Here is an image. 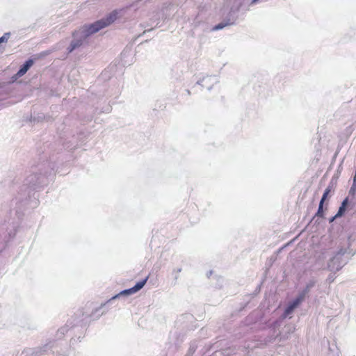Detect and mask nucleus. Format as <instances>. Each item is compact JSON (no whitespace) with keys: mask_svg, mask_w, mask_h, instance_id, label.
I'll list each match as a JSON object with an SVG mask.
<instances>
[{"mask_svg":"<svg viewBox=\"0 0 356 356\" xmlns=\"http://www.w3.org/2000/svg\"><path fill=\"white\" fill-rule=\"evenodd\" d=\"M76 341L77 340H76L74 338H72L70 340V346H73Z\"/></svg>","mask_w":356,"mask_h":356,"instance_id":"21","label":"nucleus"},{"mask_svg":"<svg viewBox=\"0 0 356 356\" xmlns=\"http://www.w3.org/2000/svg\"><path fill=\"white\" fill-rule=\"evenodd\" d=\"M355 191H356V186H355V183L354 182L353 184L352 185L351 188H350L349 195H355Z\"/></svg>","mask_w":356,"mask_h":356,"instance_id":"19","label":"nucleus"},{"mask_svg":"<svg viewBox=\"0 0 356 356\" xmlns=\"http://www.w3.org/2000/svg\"><path fill=\"white\" fill-rule=\"evenodd\" d=\"M147 280H148V277H146L145 279L136 282V284L133 287L122 290L119 293L116 294L115 296H114L111 298H110L104 304H102L99 307H98L95 309V312H98L99 310H101L103 307H104L107 305L112 304L113 302V301H115L116 299H119L122 297H127L129 296L136 293V292L140 291L141 289H143V287L146 284Z\"/></svg>","mask_w":356,"mask_h":356,"instance_id":"5","label":"nucleus"},{"mask_svg":"<svg viewBox=\"0 0 356 356\" xmlns=\"http://www.w3.org/2000/svg\"><path fill=\"white\" fill-rule=\"evenodd\" d=\"M81 336H79V337H78L77 340H79V339H81Z\"/></svg>","mask_w":356,"mask_h":356,"instance_id":"31","label":"nucleus"},{"mask_svg":"<svg viewBox=\"0 0 356 356\" xmlns=\"http://www.w3.org/2000/svg\"><path fill=\"white\" fill-rule=\"evenodd\" d=\"M348 205H349L348 197H346L341 202V204L338 209L337 216H342L345 213Z\"/></svg>","mask_w":356,"mask_h":356,"instance_id":"12","label":"nucleus"},{"mask_svg":"<svg viewBox=\"0 0 356 356\" xmlns=\"http://www.w3.org/2000/svg\"><path fill=\"white\" fill-rule=\"evenodd\" d=\"M341 217V216H337V213L335 214V216H332L330 218L329 222H332L335 219Z\"/></svg>","mask_w":356,"mask_h":356,"instance_id":"20","label":"nucleus"},{"mask_svg":"<svg viewBox=\"0 0 356 356\" xmlns=\"http://www.w3.org/2000/svg\"><path fill=\"white\" fill-rule=\"evenodd\" d=\"M197 348V346L195 343H193L191 344L189 349L188 350L187 354L185 356H192L193 353L195 352Z\"/></svg>","mask_w":356,"mask_h":356,"instance_id":"17","label":"nucleus"},{"mask_svg":"<svg viewBox=\"0 0 356 356\" xmlns=\"http://www.w3.org/2000/svg\"><path fill=\"white\" fill-rule=\"evenodd\" d=\"M152 29H149L147 30V31H150ZM147 32V31H144L143 33H145Z\"/></svg>","mask_w":356,"mask_h":356,"instance_id":"27","label":"nucleus"},{"mask_svg":"<svg viewBox=\"0 0 356 356\" xmlns=\"http://www.w3.org/2000/svg\"><path fill=\"white\" fill-rule=\"evenodd\" d=\"M211 273H212V271H210V272L209 273V275H207V277H209V275H211Z\"/></svg>","mask_w":356,"mask_h":356,"instance_id":"26","label":"nucleus"},{"mask_svg":"<svg viewBox=\"0 0 356 356\" xmlns=\"http://www.w3.org/2000/svg\"><path fill=\"white\" fill-rule=\"evenodd\" d=\"M303 301V300L297 296L292 301L289 302V304L287 305L284 310V314L286 316L291 314L293 310L297 308L301 302Z\"/></svg>","mask_w":356,"mask_h":356,"instance_id":"9","label":"nucleus"},{"mask_svg":"<svg viewBox=\"0 0 356 356\" xmlns=\"http://www.w3.org/2000/svg\"><path fill=\"white\" fill-rule=\"evenodd\" d=\"M117 19V14L114 12L110 13L106 18L101 19L90 24H85L79 30L72 33L73 39L67 48L68 53H72L83 45L85 40L91 35L108 26Z\"/></svg>","mask_w":356,"mask_h":356,"instance_id":"3","label":"nucleus"},{"mask_svg":"<svg viewBox=\"0 0 356 356\" xmlns=\"http://www.w3.org/2000/svg\"><path fill=\"white\" fill-rule=\"evenodd\" d=\"M10 36V33H5L3 36L0 37V44L4 42H7Z\"/></svg>","mask_w":356,"mask_h":356,"instance_id":"18","label":"nucleus"},{"mask_svg":"<svg viewBox=\"0 0 356 356\" xmlns=\"http://www.w3.org/2000/svg\"><path fill=\"white\" fill-rule=\"evenodd\" d=\"M323 204L324 201L320 200L317 212L316 213V216L323 218L324 216V209H323Z\"/></svg>","mask_w":356,"mask_h":356,"instance_id":"15","label":"nucleus"},{"mask_svg":"<svg viewBox=\"0 0 356 356\" xmlns=\"http://www.w3.org/2000/svg\"><path fill=\"white\" fill-rule=\"evenodd\" d=\"M316 283H317V280L314 277H312L306 283L304 289L298 293V296L299 297H300L304 300L305 298H306V296H309L312 289L315 286Z\"/></svg>","mask_w":356,"mask_h":356,"instance_id":"8","label":"nucleus"},{"mask_svg":"<svg viewBox=\"0 0 356 356\" xmlns=\"http://www.w3.org/2000/svg\"><path fill=\"white\" fill-rule=\"evenodd\" d=\"M65 147L66 148H67V149H68V148L72 149V147H72L71 145H67V144H65Z\"/></svg>","mask_w":356,"mask_h":356,"instance_id":"22","label":"nucleus"},{"mask_svg":"<svg viewBox=\"0 0 356 356\" xmlns=\"http://www.w3.org/2000/svg\"><path fill=\"white\" fill-rule=\"evenodd\" d=\"M211 273H212V271H210V272L209 273V275H207V277H209V275H211Z\"/></svg>","mask_w":356,"mask_h":356,"instance_id":"25","label":"nucleus"},{"mask_svg":"<svg viewBox=\"0 0 356 356\" xmlns=\"http://www.w3.org/2000/svg\"><path fill=\"white\" fill-rule=\"evenodd\" d=\"M186 92H187V94H188V95H191V91H190L189 90H186Z\"/></svg>","mask_w":356,"mask_h":356,"instance_id":"24","label":"nucleus"},{"mask_svg":"<svg viewBox=\"0 0 356 356\" xmlns=\"http://www.w3.org/2000/svg\"><path fill=\"white\" fill-rule=\"evenodd\" d=\"M58 356H66V355H63V354H61V355H59Z\"/></svg>","mask_w":356,"mask_h":356,"instance_id":"30","label":"nucleus"},{"mask_svg":"<svg viewBox=\"0 0 356 356\" xmlns=\"http://www.w3.org/2000/svg\"><path fill=\"white\" fill-rule=\"evenodd\" d=\"M44 118V115L43 113H33V115H31L30 121L32 122H40L43 120Z\"/></svg>","mask_w":356,"mask_h":356,"instance_id":"13","label":"nucleus"},{"mask_svg":"<svg viewBox=\"0 0 356 356\" xmlns=\"http://www.w3.org/2000/svg\"><path fill=\"white\" fill-rule=\"evenodd\" d=\"M182 270L181 267L173 268L172 271V275L174 277V284L175 285L177 284V281L179 278V273H181Z\"/></svg>","mask_w":356,"mask_h":356,"instance_id":"14","label":"nucleus"},{"mask_svg":"<svg viewBox=\"0 0 356 356\" xmlns=\"http://www.w3.org/2000/svg\"><path fill=\"white\" fill-rule=\"evenodd\" d=\"M68 325H66L65 326L60 327L57 332V338L60 339L66 332H68Z\"/></svg>","mask_w":356,"mask_h":356,"instance_id":"16","label":"nucleus"},{"mask_svg":"<svg viewBox=\"0 0 356 356\" xmlns=\"http://www.w3.org/2000/svg\"><path fill=\"white\" fill-rule=\"evenodd\" d=\"M224 355L229 356V353H223Z\"/></svg>","mask_w":356,"mask_h":356,"instance_id":"29","label":"nucleus"},{"mask_svg":"<svg viewBox=\"0 0 356 356\" xmlns=\"http://www.w3.org/2000/svg\"><path fill=\"white\" fill-rule=\"evenodd\" d=\"M54 341H49L42 347H37L35 348H26L25 349L22 355L24 356H42L44 353H47L49 350L54 348Z\"/></svg>","mask_w":356,"mask_h":356,"instance_id":"6","label":"nucleus"},{"mask_svg":"<svg viewBox=\"0 0 356 356\" xmlns=\"http://www.w3.org/2000/svg\"><path fill=\"white\" fill-rule=\"evenodd\" d=\"M334 183L332 180L330 182V184L327 186V187L324 191V193H323V195L321 197V200L325 202L327 199V197H328L329 195L330 194V193L334 191Z\"/></svg>","mask_w":356,"mask_h":356,"instance_id":"11","label":"nucleus"},{"mask_svg":"<svg viewBox=\"0 0 356 356\" xmlns=\"http://www.w3.org/2000/svg\"><path fill=\"white\" fill-rule=\"evenodd\" d=\"M241 11L233 0H226L222 13V20L221 22L213 27V31H218L230 25L236 23Z\"/></svg>","mask_w":356,"mask_h":356,"instance_id":"4","label":"nucleus"},{"mask_svg":"<svg viewBox=\"0 0 356 356\" xmlns=\"http://www.w3.org/2000/svg\"><path fill=\"white\" fill-rule=\"evenodd\" d=\"M104 312H105L104 311L102 312L100 314H99V316H101V315L104 314Z\"/></svg>","mask_w":356,"mask_h":356,"instance_id":"28","label":"nucleus"},{"mask_svg":"<svg viewBox=\"0 0 356 356\" xmlns=\"http://www.w3.org/2000/svg\"><path fill=\"white\" fill-rule=\"evenodd\" d=\"M356 240V235L341 234L336 241L332 257L328 259L326 269L330 274L326 279V282L331 284L335 278V274L346 266L349 260L356 254L353 245Z\"/></svg>","mask_w":356,"mask_h":356,"instance_id":"2","label":"nucleus"},{"mask_svg":"<svg viewBox=\"0 0 356 356\" xmlns=\"http://www.w3.org/2000/svg\"><path fill=\"white\" fill-rule=\"evenodd\" d=\"M55 164L51 161H40L31 167L30 174L24 180V183L17 195L10 204L9 209L3 217L1 223L3 236H0V252L5 248L6 243L16 234L17 229L24 216V210L31 198L33 191L40 190L46 186L55 175Z\"/></svg>","mask_w":356,"mask_h":356,"instance_id":"1","label":"nucleus"},{"mask_svg":"<svg viewBox=\"0 0 356 356\" xmlns=\"http://www.w3.org/2000/svg\"><path fill=\"white\" fill-rule=\"evenodd\" d=\"M213 346L214 349L218 348V343H215Z\"/></svg>","mask_w":356,"mask_h":356,"instance_id":"23","label":"nucleus"},{"mask_svg":"<svg viewBox=\"0 0 356 356\" xmlns=\"http://www.w3.org/2000/svg\"><path fill=\"white\" fill-rule=\"evenodd\" d=\"M33 63L34 60L33 58H29L20 66L17 74L19 76H23L32 67Z\"/></svg>","mask_w":356,"mask_h":356,"instance_id":"10","label":"nucleus"},{"mask_svg":"<svg viewBox=\"0 0 356 356\" xmlns=\"http://www.w3.org/2000/svg\"><path fill=\"white\" fill-rule=\"evenodd\" d=\"M219 82V79L216 75H207L199 79L196 84L200 85L202 88H207L210 91L213 86Z\"/></svg>","mask_w":356,"mask_h":356,"instance_id":"7","label":"nucleus"}]
</instances>
